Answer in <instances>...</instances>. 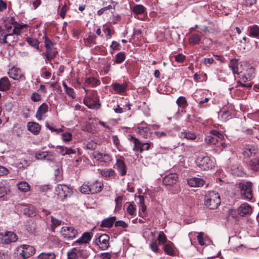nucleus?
Returning a JSON list of instances; mask_svg holds the SVG:
<instances>
[{
    "instance_id": "nucleus-50",
    "label": "nucleus",
    "mask_w": 259,
    "mask_h": 259,
    "mask_svg": "<svg viewBox=\"0 0 259 259\" xmlns=\"http://www.w3.org/2000/svg\"><path fill=\"white\" fill-rule=\"evenodd\" d=\"M76 248H73L70 251L68 252L67 255L68 259H77V255L75 253Z\"/></svg>"
},
{
    "instance_id": "nucleus-12",
    "label": "nucleus",
    "mask_w": 259,
    "mask_h": 259,
    "mask_svg": "<svg viewBox=\"0 0 259 259\" xmlns=\"http://www.w3.org/2000/svg\"><path fill=\"white\" fill-rule=\"evenodd\" d=\"M55 191L60 197L66 198L71 194L72 191L66 185H58L55 188Z\"/></svg>"
},
{
    "instance_id": "nucleus-20",
    "label": "nucleus",
    "mask_w": 259,
    "mask_h": 259,
    "mask_svg": "<svg viewBox=\"0 0 259 259\" xmlns=\"http://www.w3.org/2000/svg\"><path fill=\"white\" fill-rule=\"evenodd\" d=\"M28 131L34 135H38L41 130V126L35 122H29L27 125Z\"/></svg>"
},
{
    "instance_id": "nucleus-1",
    "label": "nucleus",
    "mask_w": 259,
    "mask_h": 259,
    "mask_svg": "<svg viewBox=\"0 0 259 259\" xmlns=\"http://www.w3.org/2000/svg\"><path fill=\"white\" fill-rule=\"evenodd\" d=\"M103 187V184L100 181L84 183L80 187L81 193L85 194H94L100 192Z\"/></svg>"
},
{
    "instance_id": "nucleus-56",
    "label": "nucleus",
    "mask_w": 259,
    "mask_h": 259,
    "mask_svg": "<svg viewBox=\"0 0 259 259\" xmlns=\"http://www.w3.org/2000/svg\"><path fill=\"white\" fill-rule=\"evenodd\" d=\"M31 100L33 102H38L40 100V96L36 92H33L31 96Z\"/></svg>"
},
{
    "instance_id": "nucleus-45",
    "label": "nucleus",
    "mask_w": 259,
    "mask_h": 259,
    "mask_svg": "<svg viewBox=\"0 0 259 259\" xmlns=\"http://www.w3.org/2000/svg\"><path fill=\"white\" fill-rule=\"evenodd\" d=\"M157 240L159 244H164L167 241L166 236L163 232H160L157 237Z\"/></svg>"
},
{
    "instance_id": "nucleus-8",
    "label": "nucleus",
    "mask_w": 259,
    "mask_h": 259,
    "mask_svg": "<svg viewBox=\"0 0 259 259\" xmlns=\"http://www.w3.org/2000/svg\"><path fill=\"white\" fill-rule=\"evenodd\" d=\"M109 239L110 237L108 235L105 234H102L96 237L95 243L100 249L105 250L109 247Z\"/></svg>"
},
{
    "instance_id": "nucleus-18",
    "label": "nucleus",
    "mask_w": 259,
    "mask_h": 259,
    "mask_svg": "<svg viewBox=\"0 0 259 259\" xmlns=\"http://www.w3.org/2000/svg\"><path fill=\"white\" fill-rule=\"evenodd\" d=\"M252 212V209L249 204L244 203L241 204L238 208V212L241 217L249 214Z\"/></svg>"
},
{
    "instance_id": "nucleus-23",
    "label": "nucleus",
    "mask_w": 259,
    "mask_h": 259,
    "mask_svg": "<svg viewBox=\"0 0 259 259\" xmlns=\"http://www.w3.org/2000/svg\"><path fill=\"white\" fill-rule=\"evenodd\" d=\"M248 166L253 171L259 172V157L251 159L249 161Z\"/></svg>"
},
{
    "instance_id": "nucleus-5",
    "label": "nucleus",
    "mask_w": 259,
    "mask_h": 259,
    "mask_svg": "<svg viewBox=\"0 0 259 259\" xmlns=\"http://www.w3.org/2000/svg\"><path fill=\"white\" fill-rule=\"evenodd\" d=\"M238 188L240 190L243 199L250 201L252 198L251 183L250 182L238 184Z\"/></svg>"
},
{
    "instance_id": "nucleus-54",
    "label": "nucleus",
    "mask_w": 259,
    "mask_h": 259,
    "mask_svg": "<svg viewBox=\"0 0 259 259\" xmlns=\"http://www.w3.org/2000/svg\"><path fill=\"white\" fill-rule=\"evenodd\" d=\"M86 147L88 149L93 150L96 148L97 143L94 141H91L87 144Z\"/></svg>"
},
{
    "instance_id": "nucleus-11",
    "label": "nucleus",
    "mask_w": 259,
    "mask_h": 259,
    "mask_svg": "<svg viewBox=\"0 0 259 259\" xmlns=\"http://www.w3.org/2000/svg\"><path fill=\"white\" fill-rule=\"evenodd\" d=\"M123 159V157L120 156L119 158H117L116 160V168L121 176L126 175L127 172V167Z\"/></svg>"
},
{
    "instance_id": "nucleus-30",
    "label": "nucleus",
    "mask_w": 259,
    "mask_h": 259,
    "mask_svg": "<svg viewBox=\"0 0 259 259\" xmlns=\"http://www.w3.org/2000/svg\"><path fill=\"white\" fill-rule=\"evenodd\" d=\"M249 36L252 37H259V26L257 25H253L248 27Z\"/></svg>"
},
{
    "instance_id": "nucleus-42",
    "label": "nucleus",
    "mask_w": 259,
    "mask_h": 259,
    "mask_svg": "<svg viewBox=\"0 0 259 259\" xmlns=\"http://www.w3.org/2000/svg\"><path fill=\"white\" fill-rule=\"evenodd\" d=\"M125 59V55L123 52L118 53L115 56L114 62L116 64L121 63Z\"/></svg>"
},
{
    "instance_id": "nucleus-37",
    "label": "nucleus",
    "mask_w": 259,
    "mask_h": 259,
    "mask_svg": "<svg viewBox=\"0 0 259 259\" xmlns=\"http://www.w3.org/2000/svg\"><path fill=\"white\" fill-rule=\"evenodd\" d=\"M26 41L28 42V44L31 47L37 49V50H39V42L38 40L35 38H32L31 37H27L26 38Z\"/></svg>"
},
{
    "instance_id": "nucleus-2",
    "label": "nucleus",
    "mask_w": 259,
    "mask_h": 259,
    "mask_svg": "<svg viewBox=\"0 0 259 259\" xmlns=\"http://www.w3.org/2000/svg\"><path fill=\"white\" fill-rule=\"evenodd\" d=\"M83 102L89 108L92 109H98L101 106L99 96L97 91L95 90H92L91 91V95L85 97L83 99Z\"/></svg>"
},
{
    "instance_id": "nucleus-25",
    "label": "nucleus",
    "mask_w": 259,
    "mask_h": 259,
    "mask_svg": "<svg viewBox=\"0 0 259 259\" xmlns=\"http://www.w3.org/2000/svg\"><path fill=\"white\" fill-rule=\"evenodd\" d=\"M84 82L91 88L96 87L101 83L100 80L95 77H86Z\"/></svg>"
},
{
    "instance_id": "nucleus-39",
    "label": "nucleus",
    "mask_w": 259,
    "mask_h": 259,
    "mask_svg": "<svg viewBox=\"0 0 259 259\" xmlns=\"http://www.w3.org/2000/svg\"><path fill=\"white\" fill-rule=\"evenodd\" d=\"M57 54V52L53 51L52 49L46 50V52L44 53V54L46 55V58L48 61H51L54 59Z\"/></svg>"
},
{
    "instance_id": "nucleus-62",
    "label": "nucleus",
    "mask_w": 259,
    "mask_h": 259,
    "mask_svg": "<svg viewBox=\"0 0 259 259\" xmlns=\"http://www.w3.org/2000/svg\"><path fill=\"white\" fill-rule=\"evenodd\" d=\"M151 249L155 252H157L159 250V248L157 245V241L155 240L152 241L150 244Z\"/></svg>"
},
{
    "instance_id": "nucleus-32",
    "label": "nucleus",
    "mask_w": 259,
    "mask_h": 259,
    "mask_svg": "<svg viewBox=\"0 0 259 259\" xmlns=\"http://www.w3.org/2000/svg\"><path fill=\"white\" fill-rule=\"evenodd\" d=\"M29 185L26 182H20L17 183V189L22 192H27L30 190Z\"/></svg>"
},
{
    "instance_id": "nucleus-31",
    "label": "nucleus",
    "mask_w": 259,
    "mask_h": 259,
    "mask_svg": "<svg viewBox=\"0 0 259 259\" xmlns=\"http://www.w3.org/2000/svg\"><path fill=\"white\" fill-rule=\"evenodd\" d=\"M10 82L7 77H4L0 79V91H6L9 90Z\"/></svg>"
},
{
    "instance_id": "nucleus-59",
    "label": "nucleus",
    "mask_w": 259,
    "mask_h": 259,
    "mask_svg": "<svg viewBox=\"0 0 259 259\" xmlns=\"http://www.w3.org/2000/svg\"><path fill=\"white\" fill-rule=\"evenodd\" d=\"M57 149L59 150V152L63 156L67 155V147L62 146H58Z\"/></svg>"
},
{
    "instance_id": "nucleus-55",
    "label": "nucleus",
    "mask_w": 259,
    "mask_h": 259,
    "mask_svg": "<svg viewBox=\"0 0 259 259\" xmlns=\"http://www.w3.org/2000/svg\"><path fill=\"white\" fill-rule=\"evenodd\" d=\"M186 59V57L182 54H179L175 56V60L178 63H183Z\"/></svg>"
},
{
    "instance_id": "nucleus-63",
    "label": "nucleus",
    "mask_w": 259,
    "mask_h": 259,
    "mask_svg": "<svg viewBox=\"0 0 259 259\" xmlns=\"http://www.w3.org/2000/svg\"><path fill=\"white\" fill-rule=\"evenodd\" d=\"M112 139L115 147L119 149L120 146V144L118 137L117 136H113Z\"/></svg>"
},
{
    "instance_id": "nucleus-60",
    "label": "nucleus",
    "mask_w": 259,
    "mask_h": 259,
    "mask_svg": "<svg viewBox=\"0 0 259 259\" xmlns=\"http://www.w3.org/2000/svg\"><path fill=\"white\" fill-rule=\"evenodd\" d=\"M115 226L116 227H121L123 228H126L128 227V225L124 221H118L115 222Z\"/></svg>"
},
{
    "instance_id": "nucleus-48",
    "label": "nucleus",
    "mask_w": 259,
    "mask_h": 259,
    "mask_svg": "<svg viewBox=\"0 0 259 259\" xmlns=\"http://www.w3.org/2000/svg\"><path fill=\"white\" fill-rule=\"evenodd\" d=\"M78 253L80 257L83 259L87 258L90 255L89 251L85 249L79 250Z\"/></svg>"
},
{
    "instance_id": "nucleus-52",
    "label": "nucleus",
    "mask_w": 259,
    "mask_h": 259,
    "mask_svg": "<svg viewBox=\"0 0 259 259\" xmlns=\"http://www.w3.org/2000/svg\"><path fill=\"white\" fill-rule=\"evenodd\" d=\"M9 77L13 78L14 80L16 79V68L13 67L11 70L8 72Z\"/></svg>"
},
{
    "instance_id": "nucleus-43",
    "label": "nucleus",
    "mask_w": 259,
    "mask_h": 259,
    "mask_svg": "<svg viewBox=\"0 0 259 259\" xmlns=\"http://www.w3.org/2000/svg\"><path fill=\"white\" fill-rule=\"evenodd\" d=\"M181 138H184L188 140H195L196 138V135L194 133L187 132H182L181 133Z\"/></svg>"
},
{
    "instance_id": "nucleus-9",
    "label": "nucleus",
    "mask_w": 259,
    "mask_h": 259,
    "mask_svg": "<svg viewBox=\"0 0 259 259\" xmlns=\"http://www.w3.org/2000/svg\"><path fill=\"white\" fill-rule=\"evenodd\" d=\"M60 233L64 238L68 239H72L75 238L78 234L77 230L71 226H64L62 227Z\"/></svg>"
},
{
    "instance_id": "nucleus-38",
    "label": "nucleus",
    "mask_w": 259,
    "mask_h": 259,
    "mask_svg": "<svg viewBox=\"0 0 259 259\" xmlns=\"http://www.w3.org/2000/svg\"><path fill=\"white\" fill-rule=\"evenodd\" d=\"M55 254L54 252H42L41 253L38 257L40 259H54L55 258Z\"/></svg>"
},
{
    "instance_id": "nucleus-22",
    "label": "nucleus",
    "mask_w": 259,
    "mask_h": 259,
    "mask_svg": "<svg viewBox=\"0 0 259 259\" xmlns=\"http://www.w3.org/2000/svg\"><path fill=\"white\" fill-rule=\"evenodd\" d=\"M115 92L117 94H121L127 90V84L125 82L120 84L119 83H112L111 85Z\"/></svg>"
},
{
    "instance_id": "nucleus-27",
    "label": "nucleus",
    "mask_w": 259,
    "mask_h": 259,
    "mask_svg": "<svg viewBox=\"0 0 259 259\" xmlns=\"http://www.w3.org/2000/svg\"><path fill=\"white\" fill-rule=\"evenodd\" d=\"M25 227L29 233L33 234L35 232L36 224L33 220H29L25 223Z\"/></svg>"
},
{
    "instance_id": "nucleus-41",
    "label": "nucleus",
    "mask_w": 259,
    "mask_h": 259,
    "mask_svg": "<svg viewBox=\"0 0 259 259\" xmlns=\"http://www.w3.org/2000/svg\"><path fill=\"white\" fill-rule=\"evenodd\" d=\"M176 102L178 105L182 108H185L188 105L186 99L184 97H180L177 99Z\"/></svg>"
},
{
    "instance_id": "nucleus-40",
    "label": "nucleus",
    "mask_w": 259,
    "mask_h": 259,
    "mask_svg": "<svg viewBox=\"0 0 259 259\" xmlns=\"http://www.w3.org/2000/svg\"><path fill=\"white\" fill-rule=\"evenodd\" d=\"M51 230L52 232L55 231V229L56 227L60 226L61 224V221L60 220H58L55 217L52 216L51 217Z\"/></svg>"
},
{
    "instance_id": "nucleus-14",
    "label": "nucleus",
    "mask_w": 259,
    "mask_h": 259,
    "mask_svg": "<svg viewBox=\"0 0 259 259\" xmlns=\"http://www.w3.org/2000/svg\"><path fill=\"white\" fill-rule=\"evenodd\" d=\"M136 132L139 134L140 136L145 139H147L150 137L151 135V132L150 128L147 127L146 124H143L141 125L138 126L136 128Z\"/></svg>"
},
{
    "instance_id": "nucleus-13",
    "label": "nucleus",
    "mask_w": 259,
    "mask_h": 259,
    "mask_svg": "<svg viewBox=\"0 0 259 259\" xmlns=\"http://www.w3.org/2000/svg\"><path fill=\"white\" fill-rule=\"evenodd\" d=\"M243 155L245 157L249 158L255 156L257 152V146L255 145H246L243 149Z\"/></svg>"
},
{
    "instance_id": "nucleus-44",
    "label": "nucleus",
    "mask_w": 259,
    "mask_h": 259,
    "mask_svg": "<svg viewBox=\"0 0 259 259\" xmlns=\"http://www.w3.org/2000/svg\"><path fill=\"white\" fill-rule=\"evenodd\" d=\"M205 141L207 143L214 145L218 142V139L210 134L205 138Z\"/></svg>"
},
{
    "instance_id": "nucleus-6",
    "label": "nucleus",
    "mask_w": 259,
    "mask_h": 259,
    "mask_svg": "<svg viewBox=\"0 0 259 259\" xmlns=\"http://www.w3.org/2000/svg\"><path fill=\"white\" fill-rule=\"evenodd\" d=\"M17 210L21 214H23L26 216L32 217L35 215V207L31 205L28 204H17Z\"/></svg>"
},
{
    "instance_id": "nucleus-33",
    "label": "nucleus",
    "mask_w": 259,
    "mask_h": 259,
    "mask_svg": "<svg viewBox=\"0 0 259 259\" xmlns=\"http://www.w3.org/2000/svg\"><path fill=\"white\" fill-rule=\"evenodd\" d=\"M201 37L197 34H193L189 38V42L191 45H196L199 44Z\"/></svg>"
},
{
    "instance_id": "nucleus-29",
    "label": "nucleus",
    "mask_w": 259,
    "mask_h": 259,
    "mask_svg": "<svg viewBox=\"0 0 259 259\" xmlns=\"http://www.w3.org/2000/svg\"><path fill=\"white\" fill-rule=\"evenodd\" d=\"M48 106L45 103L42 104L38 108L36 113V117L41 120L42 115L48 111Z\"/></svg>"
},
{
    "instance_id": "nucleus-4",
    "label": "nucleus",
    "mask_w": 259,
    "mask_h": 259,
    "mask_svg": "<svg viewBox=\"0 0 259 259\" xmlns=\"http://www.w3.org/2000/svg\"><path fill=\"white\" fill-rule=\"evenodd\" d=\"M206 197L205 205L210 209L217 208L221 204L220 196L218 193L212 192Z\"/></svg>"
},
{
    "instance_id": "nucleus-15",
    "label": "nucleus",
    "mask_w": 259,
    "mask_h": 259,
    "mask_svg": "<svg viewBox=\"0 0 259 259\" xmlns=\"http://www.w3.org/2000/svg\"><path fill=\"white\" fill-rule=\"evenodd\" d=\"M4 25L5 29L8 32H10V30L13 26V34H16V21L14 17H11L8 18L4 21Z\"/></svg>"
},
{
    "instance_id": "nucleus-35",
    "label": "nucleus",
    "mask_w": 259,
    "mask_h": 259,
    "mask_svg": "<svg viewBox=\"0 0 259 259\" xmlns=\"http://www.w3.org/2000/svg\"><path fill=\"white\" fill-rule=\"evenodd\" d=\"M133 12L137 15L144 14L146 13V8L141 5H137L133 8Z\"/></svg>"
},
{
    "instance_id": "nucleus-46",
    "label": "nucleus",
    "mask_w": 259,
    "mask_h": 259,
    "mask_svg": "<svg viewBox=\"0 0 259 259\" xmlns=\"http://www.w3.org/2000/svg\"><path fill=\"white\" fill-rule=\"evenodd\" d=\"M55 176L57 181H60L63 179L62 168H57L55 169Z\"/></svg>"
},
{
    "instance_id": "nucleus-51",
    "label": "nucleus",
    "mask_w": 259,
    "mask_h": 259,
    "mask_svg": "<svg viewBox=\"0 0 259 259\" xmlns=\"http://www.w3.org/2000/svg\"><path fill=\"white\" fill-rule=\"evenodd\" d=\"M48 155V152L47 151L39 152V153H36L35 157L37 159H45L47 157Z\"/></svg>"
},
{
    "instance_id": "nucleus-7",
    "label": "nucleus",
    "mask_w": 259,
    "mask_h": 259,
    "mask_svg": "<svg viewBox=\"0 0 259 259\" xmlns=\"http://www.w3.org/2000/svg\"><path fill=\"white\" fill-rule=\"evenodd\" d=\"M196 163L197 165L203 170H207L212 168L213 166V162L208 156L202 155L198 157Z\"/></svg>"
},
{
    "instance_id": "nucleus-61",
    "label": "nucleus",
    "mask_w": 259,
    "mask_h": 259,
    "mask_svg": "<svg viewBox=\"0 0 259 259\" xmlns=\"http://www.w3.org/2000/svg\"><path fill=\"white\" fill-rule=\"evenodd\" d=\"M204 233L203 232L199 233L198 235L197 236V240L200 245H203L205 244V242L204 241Z\"/></svg>"
},
{
    "instance_id": "nucleus-47",
    "label": "nucleus",
    "mask_w": 259,
    "mask_h": 259,
    "mask_svg": "<svg viewBox=\"0 0 259 259\" xmlns=\"http://www.w3.org/2000/svg\"><path fill=\"white\" fill-rule=\"evenodd\" d=\"M45 46L46 48V50L51 49L54 46L53 43L47 36H45Z\"/></svg>"
},
{
    "instance_id": "nucleus-57",
    "label": "nucleus",
    "mask_w": 259,
    "mask_h": 259,
    "mask_svg": "<svg viewBox=\"0 0 259 259\" xmlns=\"http://www.w3.org/2000/svg\"><path fill=\"white\" fill-rule=\"evenodd\" d=\"M210 134L216 137L218 139H222L223 137V135L217 130H211L210 132Z\"/></svg>"
},
{
    "instance_id": "nucleus-34",
    "label": "nucleus",
    "mask_w": 259,
    "mask_h": 259,
    "mask_svg": "<svg viewBox=\"0 0 259 259\" xmlns=\"http://www.w3.org/2000/svg\"><path fill=\"white\" fill-rule=\"evenodd\" d=\"M172 245H173L172 243L164 244L163 249L166 254L174 256L175 255V252L172 247Z\"/></svg>"
},
{
    "instance_id": "nucleus-64",
    "label": "nucleus",
    "mask_w": 259,
    "mask_h": 259,
    "mask_svg": "<svg viewBox=\"0 0 259 259\" xmlns=\"http://www.w3.org/2000/svg\"><path fill=\"white\" fill-rule=\"evenodd\" d=\"M65 92L68 96L71 97L72 99L75 98L74 91L72 88L69 87Z\"/></svg>"
},
{
    "instance_id": "nucleus-58",
    "label": "nucleus",
    "mask_w": 259,
    "mask_h": 259,
    "mask_svg": "<svg viewBox=\"0 0 259 259\" xmlns=\"http://www.w3.org/2000/svg\"><path fill=\"white\" fill-rule=\"evenodd\" d=\"M110 47L113 50H120L121 49V45L116 41H113Z\"/></svg>"
},
{
    "instance_id": "nucleus-24",
    "label": "nucleus",
    "mask_w": 259,
    "mask_h": 259,
    "mask_svg": "<svg viewBox=\"0 0 259 259\" xmlns=\"http://www.w3.org/2000/svg\"><path fill=\"white\" fill-rule=\"evenodd\" d=\"M92 239V236L89 232L84 233L82 236L76 241H75L73 244L77 243L79 244H87L89 243Z\"/></svg>"
},
{
    "instance_id": "nucleus-3",
    "label": "nucleus",
    "mask_w": 259,
    "mask_h": 259,
    "mask_svg": "<svg viewBox=\"0 0 259 259\" xmlns=\"http://www.w3.org/2000/svg\"><path fill=\"white\" fill-rule=\"evenodd\" d=\"M131 142L134 144L133 150L136 152L142 153L144 151H147L153 147V144L151 142L142 143L138 138L132 136L130 138Z\"/></svg>"
},
{
    "instance_id": "nucleus-21",
    "label": "nucleus",
    "mask_w": 259,
    "mask_h": 259,
    "mask_svg": "<svg viewBox=\"0 0 259 259\" xmlns=\"http://www.w3.org/2000/svg\"><path fill=\"white\" fill-rule=\"evenodd\" d=\"M94 158L97 160L104 162L106 163H109L112 160V156L109 154L97 153L94 155Z\"/></svg>"
},
{
    "instance_id": "nucleus-28",
    "label": "nucleus",
    "mask_w": 259,
    "mask_h": 259,
    "mask_svg": "<svg viewBox=\"0 0 259 259\" xmlns=\"http://www.w3.org/2000/svg\"><path fill=\"white\" fill-rule=\"evenodd\" d=\"M116 220L115 217H112L104 219L100 225L101 227L111 228Z\"/></svg>"
},
{
    "instance_id": "nucleus-19",
    "label": "nucleus",
    "mask_w": 259,
    "mask_h": 259,
    "mask_svg": "<svg viewBox=\"0 0 259 259\" xmlns=\"http://www.w3.org/2000/svg\"><path fill=\"white\" fill-rule=\"evenodd\" d=\"M187 183L190 187H200L204 185L205 181L201 178L194 177L188 179Z\"/></svg>"
},
{
    "instance_id": "nucleus-49",
    "label": "nucleus",
    "mask_w": 259,
    "mask_h": 259,
    "mask_svg": "<svg viewBox=\"0 0 259 259\" xmlns=\"http://www.w3.org/2000/svg\"><path fill=\"white\" fill-rule=\"evenodd\" d=\"M72 135L70 133H65L62 135V140L65 142H69L72 140Z\"/></svg>"
},
{
    "instance_id": "nucleus-17",
    "label": "nucleus",
    "mask_w": 259,
    "mask_h": 259,
    "mask_svg": "<svg viewBox=\"0 0 259 259\" xmlns=\"http://www.w3.org/2000/svg\"><path fill=\"white\" fill-rule=\"evenodd\" d=\"M0 235L2 236V240L6 244H9L16 241V235L13 232H6L4 235L3 233H1Z\"/></svg>"
},
{
    "instance_id": "nucleus-16",
    "label": "nucleus",
    "mask_w": 259,
    "mask_h": 259,
    "mask_svg": "<svg viewBox=\"0 0 259 259\" xmlns=\"http://www.w3.org/2000/svg\"><path fill=\"white\" fill-rule=\"evenodd\" d=\"M178 177L176 174H171L163 178V184L165 186H172L178 181Z\"/></svg>"
},
{
    "instance_id": "nucleus-26",
    "label": "nucleus",
    "mask_w": 259,
    "mask_h": 259,
    "mask_svg": "<svg viewBox=\"0 0 259 259\" xmlns=\"http://www.w3.org/2000/svg\"><path fill=\"white\" fill-rule=\"evenodd\" d=\"M229 67L232 70V73L235 74H238V60L236 58L230 60Z\"/></svg>"
},
{
    "instance_id": "nucleus-53",
    "label": "nucleus",
    "mask_w": 259,
    "mask_h": 259,
    "mask_svg": "<svg viewBox=\"0 0 259 259\" xmlns=\"http://www.w3.org/2000/svg\"><path fill=\"white\" fill-rule=\"evenodd\" d=\"M127 212L130 214V215H133L134 213L135 212L136 210V207L134 204L133 203H130L129 205L127 207Z\"/></svg>"
},
{
    "instance_id": "nucleus-10",
    "label": "nucleus",
    "mask_w": 259,
    "mask_h": 259,
    "mask_svg": "<svg viewBox=\"0 0 259 259\" xmlns=\"http://www.w3.org/2000/svg\"><path fill=\"white\" fill-rule=\"evenodd\" d=\"M21 247L22 250L18 256L20 258L27 259L35 253V249L32 246L23 245Z\"/></svg>"
},
{
    "instance_id": "nucleus-36",
    "label": "nucleus",
    "mask_w": 259,
    "mask_h": 259,
    "mask_svg": "<svg viewBox=\"0 0 259 259\" xmlns=\"http://www.w3.org/2000/svg\"><path fill=\"white\" fill-rule=\"evenodd\" d=\"M100 175L104 178H108L115 175V171L112 169L109 168L107 169H102L100 171Z\"/></svg>"
}]
</instances>
